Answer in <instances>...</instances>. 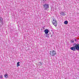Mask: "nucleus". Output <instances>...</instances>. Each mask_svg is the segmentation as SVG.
I'll return each instance as SVG.
<instances>
[{
  "label": "nucleus",
  "instance_id": "ddd939ff",
  "mask_svg": "<svg viewBox=\"0 0 79 79\" xmlns=\"http://www.w3.org/2000/svg\"><path fill=\"white\" fill-rule=\"evenodd\" d=\"M70 42L71 43H74V42L73 40H71Z\"/></svg>",
  "mask_w": 79,
  "mask_h": 79
},
{
  "label": "nucleus",
  "instance_id": "423d86ee",
  "mask_svg": "<svg viewBox=\"0 0 79 79\" xmlns=\"http://www.w3.org/2000/svg\"><path fill=\"white\" fill-rule=\"evenodd\" d=\"M0 23H1L2 25L3 24V19L2 18H0Z\"/></svg>",
  "mask_w": 79,
  "mask_h": 79
},
{
  "label": "nucleus",
  "instance_id": "6e6552de",
  "mask_svg": "<svg viewBox=\"0 0 79 79\" xmlns=\"http://www.w3.org/2000/svg\"><path fill=\"white\" fill-rule=\"evenodd\" d=\"M4 77H6V78H8V74H7V73L6 74H5L4 75Z\"/></svg>",
  "mask_w": 79,
  "mask_h": 79
},
{
  "label": "nucleus",
  "instance_id": "39448f33",
  "mask_svg": "<svg viewBox=\"0 0 79 79\" xmlns=\"http://www.w3.org/2000/svg\"><path fill=\"white\" fill-rule=\"evenodd\" d=\"M49 31H50L48 29H46L44 30V32L46 34H47L49 32Z\"/></svg>",
  "mask_w": 79,
  "mask_h": 79
},
{
  "label": "nucleus",
  "instance_id": "9d476101",
  "mask_svg": "<svg viewBox=\"0 0 79 79\" xmlns=\"http://www.w3.org/2000/svg\"><path fill=\"white\" fill-rule=\"evenodd\" d=\"M68 22L66 20L64 22V24H68Z\"/></svg>",
  "mask_w": 79,
  "mask_h": 79
},
{
  "label": "nucleus",
  "instance_id": "1a4fd4ad",
  "mask_svg": "<svg viewBox=\"0 0 79 79\" xmlns=\"http://www.w3.org/2000/svg\"><path fill=\"white\" fill-rule=\"evenodd\" d=\"M19 63H20V62H18L17 64V67H18V66H20V65L19 64Z\"/></svg>",
  "mask_w": 79,
  "mask_h": 79
},
{
  "label": "nucleus",
  "instance_id": "7ed1b4c3",
  "mask_svg": "<svg viewBox=\"0 0 79 79\" xmlns=\"http://www.w3.org/2000/svg\"><path fill=\"white\" fill-rule=\"evenodd\" d=\"M52 23L54 26H57V22L55 19H53V21H52Z\"/></svg>",
  "mask_w": 79,
  "mask_h": 79
},
{
  "label": "nucleus",
  "instance_id": "f8f14e48",
  "mask_svg": "<svg viewBox=\"0 0 79 79\" xmlns=\"http://www.w3.org/2000/svg\"><path fill=\"white\" fill-rule=\"evenodd\" d=\"M46 37H49V34H46Z\"/></svg>",
  "mask_w": 79,
  "mask_h": 79
},
{
  "label": "nucleus",
  "instance_id": "f03ea898",
  "mask_svg": "<svg viewBox=\"0 0 79 79\" xmlns=\"http://www.w3.org/2000/svg\"><path fill=\"white\" fill-rule=\"evenodd\" d=\"M50 55H51V56H55L56 55V51H52H52H50Z\"/></svg>",
  "mask_w": 79,
  "mask_h": 79
},
{
  "label": "nucleus",
  "instance_id": "dca6fc26",
  "mask_svg": "<svg viewBox=\"0 0 79 79\" xmlns=\"http://www.w3.org/2000/svg\"><path fill=\"white\" fill-rule=\"evenodd\" d=\"M51 37H53V35H51Z\"/></svg>",
  "mask_w": 79,
  "mask_h": 79
},
{
  "label": "nucleus",
  "instance_id": "4468645a",
  "mask_svg": "<svg viewBox=\"0 0 79 79\" xmlns=\"http://www.w3.org/2000/svg\"><path fill=\"white\" fill-rule=\"evenodd\" d=\"M0 78H1V79H2L3 78V76L2 75H0Z\"/></svg>",
  "mask_w": 79,
  "mask_h": 79
},
{
  "label": "nucleus",
  "instance_id": "f3484780",
  "mask_svg": "<svg viewBox=\"0 0 79 79\" xmlns=\"http://www.w3.org/2000/svg\"><path fill=\"white\" fill-rule=\"evenodd\" d=\"M43 0V1H44V0Z\"/></svg>",
  "mask_w": 79,
  "mask_h": 79
},
{
  "label": "nucleus",
  "instance_id": "2eb2a0df",
  "mask_svg": "<svg viewBox=\"0 0 79 79\" xmlns=\"http://www.w3.org/2000/svg\"><path fill=\"white\" fill-rule=\"evenodd\" d=\"M75 42H77V40L76 39H75Z\"/></svg>",
  "mask_w": 79,
  "mask_h": 79
},
{
  "label": "nucleus",
  "instance_id": "20e7f679",
  "mask_svg": "<svg viewBox=\"0 0 79 79\" xmlns=\"http://www.w3.org/2000/svg\"><path fill=\"white\" fill-rule=\"evenodd\" d=\"M44 7L45 8L44 9L47 10L48 8H49V5L47 4H44L43 5Z\"/></svg>",
  "mask_w": 79,
  "mask_h": 79
},
{
  "label": "nucleus",
  "instance_id": "f257e3e1",
  "mask_svg": "<svg viewBox=\"0 0 79 79\" xmlns=\"http://www.w3.org/2000/svg\"><path fill=\"white\" fill-rule=\"evenodd\" d=\"M73 46V47L70 48L71 50H73V51H76V50H78L79 52V44L74 43Z\"/></svg>",
  "mask_w": 79,
  "mask_h": 79
},
{
  "label": "nucleus",
  "instance_id": "9b49d317",
  "mask_svg": "<svg viewBox=\"0 0 79 79\" xmlns=\"http://www.w3.org/2000/svg\"><path fill=\"white\" fill-rule=\"evenodd\" d=\"M39 65H40V66H41V65H42V63H41V62H39Z\"/></svg>",
  "mask_w": 79,
  "mask_h": 79
},
{
  "label": "nucleus",
  "instance_id": "0eeeda50",
  "mask_svg": "<svg viewBox=\"0 0 79 79\" xmlns=\"http://www.w3.org/2000/svg\"><path fill=\"white\" fill-rule=\"evenodd\" d=\"M60 14L62 16H65V13H64V12H60Z\"/></svg>",
  "mask_w": 79,
  "mask_h": 79
}]
</instances>
